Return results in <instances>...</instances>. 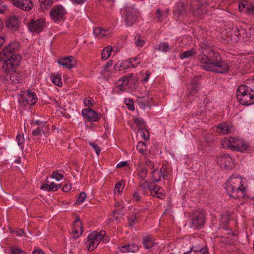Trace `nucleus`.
Listing matches in <instances>:
<instances>
[{
    "instance_id": "1",
    "label": "nucleus",
    "mask_w": 254,
    "mask_h": 254,
    "mask_svg": "<svg viewBox=\"0 0 254 254\" xmlns=\"http://www.w3.org/2000/svg\"><path fill=\"white\" fill-rule=\"evenodd\" d=\"M19 48L18 42H11L0 53V58L4 61L2 66V69L9 74L10 79L15 83L21 82L22 80L21 73L16 70L21 60V56L15 53Z\"/></svg>"
},
{
    "instance_id": "2",
    "label": "nucleus",
    "mask_w": 254,
    "mask_h": 254,
    "mask_svg": "<svg viewBox=\"0 0 254 254\" xmlns=\"http://www.w3.org/2000/svg\"><path fill=\"white\" fill-rule=\"evenodd\" d=\"M242 179L240 176L231 177L226 183V189L230 197L235 199L244 197L246 188L242 184Z\"/></svg>"
},
{
    "instance_id": "3",
    "label": "nucleus",
    "mask_w": 254,
    "mask_h": 254,
    "mask_svg": "<svg viewBox=\"0 0 254 254\" xmlns=\"http://www.w3.org/2000/svg\"><path fill=\"white\" fill-rule=\"evenodd\" d=\"M221 58L219 53L214 48L203 49L201 54L198 56V59L201 64V66L207 70L208 67L212 66Z\"/></svg>"
},
{
    "instance_id": "4",
    "label": "nucleus",
    "mask_w": 254,
    "mask_h": 254,
    "mask_svg": "<svg viewBox=\"0 0 254 254\" xmlns=\"http://www.w3.org/2000/svg\"><path fill=\"white\" fill-rule=\"evenodd\" d=\"M124 20L127 26L134 24L138 18V10L134 6H126L124 8Z\"/></svg>"
},
{
    "instance_id": "5",
    "label": "nucleus",
    "mask_w": 254,
    "mask_h": 254,
    "mask_svg": "<svg viewBox=\"0 0 254 254\" xmlns=\"http://www.w3.org/2000/svg\"><path fill=\"white\" fill-rule=\"evenodd\" d=\"M227 144L230 148L241 152L246 150L248 147L247 144L243 140L235 137H230L227 141Z\"/></svg>"
},
{
    "instance_id": "6",
    "label": "nucleus",
    "mask_w": 254,
    "mask_h": 254,
    "mask_svg": "<svg viewBox=\"0 0 254 254\" xmlns=\"http://www.w3.org/2000/svg\"><path fill=\"white\" fill-rule=\"evenodd\" d=\"M192 227L201 228L205 223V216L203 212L198 211L193 212L191 216Z\"/></svg>"
},
{
    "instance_id": "7",
    "label": "nucleus",
    "mask_w": 254,
    "mask_h": 254,
    "mask_svg": "<svg viewBox=\"0 0 254 254\" xmlns=\"http://www.w3.org/2000/svg\"><path fill=\"white\" fill-rule=\"evenodd\" d=\"M230 69V66L227 62L222 60L220 58L218 62L215 63L212 66L208 67L206 70L211 71L220 73H225Z\"/></svg>"
},
{
    "instance_id": "8",
    "label": "nucleus",
    "mask_w": 254,
    "mask_h": 254,
    "mask_svg": "<svg viewBox=\"0 0 254 254\" xmlns=\"http://www.w3.org/2000/svg\"><path fill=\"white\" fill-rule=\"evenodd\" d=\"M19 101L25 106H33L37 102V97L34 92L27 90L22 94Z\"/></svg>"
},
{
    "instance_id": "9",
    "label": "nucleus",
    "mask_w": 254,
    "mask_h": 254,
    "mask_svg": "<svg viewBox=\"0 0 254 254\" xmlns=\"http://www.w3.org/2000/svg\"><path fill=\"white\" fill-rule=\"evenodd\" d=\"M217 163L221 168L227 170H232L234 167L233 159L228 154H222L218 156Z\"/></svg>"
},
{
    "instance_id": "10",
    "label": "nucleus",
    "mask_w": 254,
    "mask_h": 254,
    "mask_svg": "<svg viewBox=\"0 0 254 254\" xmlns=\"http://www.w3.org/2000/svg\"><path fill=\"white\" fill-rule=\"evenodd\" d=\"M66 13L64 7L62 5L54 6L50 11V16L52 20L55 22H59L64 19Z\"/></svg>"
},
{
    "instance_id": "11",
    "label": "nucleus",
    "mask_w": 254,
    "mask_h": 254,
    "mask_svg": "<svg viewBox=\"0 0 254 254\" xmlns=\"http://www.w3.org/2000/svg\"><path fill=\"white\" fill-rule=\"evenodd\" d=\"M135 79L132 73L123 77L119 80L118 87L120 90L123 91L127 88V87L131 88L132 85L134 84Z\"/></svg>"
},
{
    "instance_id": "12",
    "label": "nucleus",
    "mask_w": 254,
    "mask_h": 254,
    "mask_svg": "<svg viewBox=\"0 0 254 254\" xmlns=\"http://www.w3.org/2000/svg\"><path fill=\"white\" fill-rule=\"evenodd\" d=\"M20 19L15 15H11L5 20V27L13 32L19 29Z\"/></svg>"
},
{
    "instance_id": "13",
    "label": "nucleus",
    "mask_w": 254,
    "mask_h": 254,
    "mask_svg": "<svg viewBox=\"0 0 254 254\" xmlns=\"http://www.w3.org/2000/svg\"><path fill=\"white\" fill-rule=\"evenodd\" d=\"M44 22V19L42 18L37 19L36 20L32 19L28 24V27L31 32L39 33L43 29Z\"/></svg>"
},
{
    "instance_id": "14",
    "label": "nucleus",
    "mask_w": 254,
    "mask_h": 254,
    "mask_svg": "<svg viewBox=\"0 0 254 254\" xmlns=\"http://www.w3.org/2000/svg\"><path fill=\"white\" fill-rule=\"evenodd\" d=\"M252 31H254V30H252V28H249L246 30L245 29L236 28L234 29L233 32L236 37H237V39L246 41L249 38H251V32Z\"/></svg>"
},
{
    "instance_id": "15",
    "label": "nucleus",
    "mask_w": 254,
    "mask_h": 254,
    "mask_svg": "<svg viewBox=\"0 0 254 254\" xmlns=\"http://www.w3.org/2000/svg\"><path fill=\"white\" fill-rule=\"evenodd\" d=\"M13 4L23 10L28 11L33 7L31 0H12Z\"/></svg>"
},
{
    "instance_id": "16",
    "label": "nucleus",
    "mask_w": 254,
    "mask_h": 254,
    "mask_svg": "<svg viewBox=\"0 0 254 254\" xmlns=\"http://www.w3.org/2000/svg\"><path fill=\"white\" fill-rule=\"evenodd\" d=\"M82 114L83 116L86 117L87 120L90 122H97L100 119L97 113L90 108L83 109L82 110Z\"/></svg>"
},
{
    "instance_id": "17",
    "label": "nucleus",
    "mask_w": 254,
    "mask_h": 254,
    "mask_svg": "<svg viewBox=\"0 0 254 254\" xmlns=\"http://www.w3.org/2000/svg\"><path fill=\"white\" fill-rule=\"evenodd\" d=\"M239 102L244 105H250L254 104V93L249 91L241 98L239 97Z\"/></svg>"
},
{
    "instance_id": "18",
    "label": "nucleus",
    "mask_w": 254,
    "mask_h": 254,
    "mask_svg": "<svg viewBox=\"0 0 254 254\" xmlns=\"http://www.w3.org/2000/svg\"><path fill=\"white\" fill-rule=\"evenodd\" d=\"M74 58L73 56H69L60 59L58 60V63L64 67L70 69L74 66Z\"/></svg>"
},
{
    "instance_id": "19",
    "label": "nucleus",
    "mask_w": 254,
    "mask_h": 254,
    "mask_svg": "<svg viewBox=\"0 0 254 254\" xmlns=\"http://www.w3.org/2000/svg\"><path fill=\"white\" fill-rule=\"evenodd\" d=\"M151 195L153 197H156L160 199H164L166 196V194L163 189L158 185L154 186L151 190Z\"/></svg>"
},
{
    "instance_id": "20",
    "label": "nucleus",
    "mask_w": 254,
    "mask_h": 254,
    "mask_svg": "<svg viewBox=\"0 0 254 254\" xmlns=\"http://www.w3.org/2000/svg\"><path fill=\"white\" fill-rule=\"evenodd\" d=\"M105 231H101L97 233L96 232L90 234L88 236V240H93L95 242L99 244L100 241L103 239L105 235Z\"/></svg>"
},
{
    "instance_id": "21",
    "label": "nucleus",
    "mask_w": 254,
    "mask_h": 254,
    "mask_svg": "<svg viewBox=\"0 0 254 254\" xmlns=\"http://www.w3.org/2000/svg\"><path fill=\"white\" fill-rule=\"evenodd\" d=\"M95 36L98 39L102 38L109 34V30L101 27H96L93 30Z\"/></svg>"
},
{
    "instance_id": "22",
    "label": "nucleus",
    "mask_w": 254,
    "mask_h": 254,
    "mask_svg": "<svg viewBox=\"0 0 254 254\" xmlns=\"http://www.w3.org/2000/svg\"><path fill=\"white\" fill-rule=\"evenodd\" d=\"M153 187L152 184L147 181H144L137 188L138 191H142L143 194H145L146 191L149 190L150 192L152 190Z\"/></svg>"
},
{
    "instance_id": "23",
    "label": "nucleus",
    "mask_w": 254,
    "mask_h": 254,
    "mask_svg": "<svg viewBox=\"0 0 254 254\" xmlns=\"http://www.w3.org/2000/svg\"><path fill=\"white\" fill-rule=\"evenodd\" d=\"M250 90V88L249 85H241L239 86L237 90V99H239V97L241 98V97L247 93H248Z\"/></svg>"
},
{
    "instance_id": "24",
    "label": "nucleus",
    "mask_w": 254,
    "mask_h": 254,
    "mask_svg": "<svg viewBox=\"0 0 254 254\" xmlns=\"http://www.w3.org/2000/svg\"><path fill=\"white\" fill-rule=\"evenodd\" d=\"M140 55H138L136 57L133 58H130L128 59L127 62L128 63V65L126 64V66L127 67H136L138 64H139L140 63Z\"/></svg>"
},
{
    "instance_id": "25",
    "label": "nucleus",
    "mask_w": 254,
    "mask_h": 254,
    "mask_svg": "<svg viewBox=\"0 0 254 254\" xmlns=\"http://www.w3.org/2000/svg\"><path fill=\"white\" fill-rule=\"evenodd\" d=\"M168 10L165 9L161 11L160 9H157L156 12L155 18L158 21H161L164 18L167 17Z\"/></svg>"
},
{
    "instance_id": "26",
    "label": "nucleus",
    "mask_w": 254,
    "mask_h": 254,
    "mask_svg": "<svg viewBox=\"0 0 254 254\" xmlns=\"http://www.w3.org/2000/svg\"><path fill=\"white\" fill-rule=\"evenodd\" d=\"M143 245L145 249H148L154 246V243L150 236L143 237Z\"/></svg>"
},
{
    "instance_id": "27",
    "label": "nucleus",
    "mask_w": 254,
    "mask_h": 254,
    "mask_svg": "<svg viewBox=\"0 0 254 254\" xmlns=\"http://www.w3.org/2000/svg\"><path fill=\"white\" fill-rule=\"evenodd\" d=\"M40 5L42 10L51 8L53 3V0H39Z\"/></svg>"
},
{
    "instance_id": "28",
    "label": "nucleus",
    "mask_w": 254,
    "mask_h": 254,
    "mask_svg": "<svg viewBox=\"0 0 254 254\" xmlns=\"http://www.w3.org/2000/svg\"><path fill=\"white\" fill-rule=\"evenodd\" d=\"M149 98L148 96H139L137 99V102L142 108H144L149 103Z\"/></svg>"
},
{
    "instance_id": "29",
    "label": "nucleus",
    "mask_w": 254,
    "mask_h": 254,
    "mask_svg": "<svg viewBox=\"0 0 254 254\" xmlns=\"http://www.w3.org/2000/svg\"><path fill=\"white\" fill-rule=\"evenodd\" d=\"M199 83L197 78H194L191 80V87L189 93L190 95H193L197 93L198 91Z\"/></svg>"
},
{
    "instance_id": "30",
    "label": "nucleus",
    "mask_w": 254,
    "mask_h": 254,
    "mask_svg": "<svg viewBox=\"0 0 254 254\" xmlns=\"http://www.w3.org/2000/svg\"><path fill=\"white\" fill-rule=\"evenodd\" d=\"M46 126L43 125L38 127L36 129L32 131V134L33 136H42V133L44 134V130L47 129Z\"/></svg>"
},
{
    "instance_id": "31",
    "label": "nucleus",
    "mask_w": 254,
    "mask_h": 254,
    "mask_svg": "<svg viewBox=\"0 0 254 254\" xmlns=\"http://www.w3.org/2000/svg\"><path fill=\"white\" fill-rule=\"evenodd\" d=\"M112 48L111 46H107L102 52L101 57L103 60H107L112 53Z\"/></svg>"
},
{
    "instance_id": "32",
    "label": "nucleus",
    "mask_w": 254,
    "mask_h": 254,
    "mask_svg": "<svg viewBox=\"0 0 254 254\" xmlns=\"http://www.w3.org/2000/svg\"><path fill=\"white\" fill-rule=\"evenodd\" d=\"M51 80H52L53 83L57 85L59 87H61L63 85V83L62 81V79L61 76L59 74H54L51 75Z\"/></svg>"
},
{
    "instance_id": "33",
    "label": "nucleus",
    "mask_w": 254,
    "mask_h": 254,
    "mask_svg": "<svg viewBox=\"0 0 254 254\" xmlns=\"http://www.w3.org/2000/svg\"><path fill=\"white\" fill-rule=\"evenodd\" d=\"M138 151L142 155L146 154V146L145 143L143 141H139L136 146Z\"/></svg>"
},
{
    "instance_id": "34",
    "label": "nucleus",
    "mask_w": 254,
    "mask_h": 254,
    "mask_svg": "<svg viewBox=\"0 0 254 254\" xmlns=\"http://www.w3.org/2000/svg\"><path fill=\"white\" fill-rule=\"evenodd\" d=\"M186 7L187 5L184 2L180 1L178 2L176 9V13H177L178 15L183 14L185 11Z\"/></svg>"
},
{
    "instance_id": "35",
    "label": "nucleus",
    "mask_w": 254,
    "mask_h": 254,
    "mask_svg": "<svg viewBox=\"0 0 254 254\" xmlns=\"http://www.w3.org/2000/svg\"><path fill=\"white\" fill-rule=\"evenodd\" d=\"M151 177L154 182H159L162 178L159 171L156 169L151 171Z\"/></svg>"
},
{
    "instance_id": "36",
    "label": "nucleus",
    "mask_w": 254,
    "mask_h": 254,
    "mask_svg": "<svg viewBox=\"0 0 254 254\" xmlns=\"http://www.w3.org/2000/svg\"><path fill=\"white\" fill-rule=\"evenodd\" d=\"M195 54H196V51L194 49H190L188 51L184 52L182 54H181L180 58L181 59H184L186 58H188L191 56H193Z\"/></svg>"
},
{
    "instance_id": "37",
    "label": "nucleus",
    "mask_w": 254,
    "mask_h": 254,
    "mask_svg": "<svg viewBox=\"0 0 254 254\" xmlns=\"http://www.w3.org/2000/svg\"><path fill=\"white\" fill-rule=\"evenodd\" d=\"M162 178L167 180L168 178L169 169L166 165H162L159 171Z\"/></svg>"
},
{
    "instance_id": "38",
    "label": "nucleus",
    "mask_w": 254,
    "mask_h": 254,
    "mask_svg": "<svg viewBox=\"0 0 254 254\" xmlns=\"http://www.w3.org/2000/svg\"><path fill=\"white\" fill-rule=\"evenodd\" d=\"M133 122L136 125L138 130L145 128V123L142 119L136 118L133 119Z\"/></svg>"
},
{
    "instance_id": "39",
    "label": "nucleus",
    "mask_w": 254,
    "mask_h": 254,
    "mask_svg": "<svg viewBox=\"0 0 254 254\" xmlns=\"http://www.w3.org/2000/svg\"><path fill=\"white\" fill-rule=\"evenodd\" d=\"M11 254H27L25 251H23L17 246H13L10 248Z\"/></svg>"
},
{
    "instance_id": "40",
    "label": "nucleus",
    "mask_w": 254,
    "mask_h": 254,
    "mask_svg": "<svg viewBox=\"0 0 254 254\" xmlns=\"http://www.w3.org/2000/svg\"><path fill=\"white\" fill-rule=\"evenodd\" d=\"M76 227L80 232V235L83 232V225L80 220L79 217H76L74 221L73 227Z\"/></svg>"
},
{
    "instance_id": "41",
    "label": "nucleus",
    "mask_w": 254,
    "mask_h": 254,
    "mask_svg": "<svg viewBox=\"0 0 254 254\" xmlns=\"http://www.w3.org/2000/svg\"><path fill=\"white\" fill-rule=\"evenodd\" d=\"M138 175L142 179H145L147 176L148 171L144 167L141 166L138 169Z\"/></svg>"
},
{
    "instance_id": "42",
    "label": "nucleus",
    "mask_w": 254,
    "mask_h": 254,
    "mask_svg": "<svg viewBox=\"0 0 254 254\" xmlns=\"http://www.w3.org/2000/svg\"><path fill=\"white\" fill-rule=\"evenodd\" d=\"M158 50L163 52H167L169 51L170 49L168 43L163 42L158 45Z\"/></svg>"
},
{
    "instance_id": "43",
    "label": "nucleus",
    "mask_w": 254,
    "mask_h": 254,
    "mask_svg": "<svg viewBox=\"0 0 254 254\" xmlns=\"http://www.w3.org/2000/svg\"><path fill=\"white\" fill-rule=\"evenodd\" d=\"M246 83L249 86L250 90L254 93V77H251L246 80Z\"/></svg>"
},
{
    "instance_id": "44",
    "label": "nucleus",
    "mask_w": 254,
    "mask_h": 254,
    "mask_svg": "<svg viewBox=\"0 0 254 254\" xmlns=\"http://www.w3.org/2000/svg\"><path fill=\"white\" fill-rule=\"evenodd\" d=\"M199 5L195 10V13L200 16L206 12L205 9H203V8H205V4H199Z\"/></svg>"
},
{
    "instance_id": "45",
    "label": "nucleus",
    "mask_w": 254,
    "mask_h": 254,
    "mask_svg": "<svg viewBox=\"0 0 254 254\" xmlns=\"http://www.w3.org/2000/svg\"><path fill=\"white\" fill-rule=\"evenodd\" d=\"M218 128L222 134H225L229 133V127L226 124H221L218 127Z\"/></svg>"
},
{
    "instance_id": "46",
    "label": "nucleus",
    "mask_w": 254,
    "mask_h": 254,
    "mask_svg": "<svg viewBox=\"0 0 254 254\" xmlns=\"http://www.w3.org/2000/svg\"><path fill=\"white\" fill-rule=\"evenodd\" d=\"M184 254H209L208 249L207 247L202 248L199 251L195 252L190 251V252L185 253Z\"/></svg>"
},
{
    "instance_id": "47",
    "label": "nucleus",
    "mask_w": 254,
    "mask_h": 254,
    "mask_svg": "<svg viewBox=\"0 0 254 254\" xmlns=\"http://www.w3.org/2000/svg\"><path fill=\"white\" fill-rule=\"evenodd\" d=\"M137 133L139 134L141 136V137L145 140L149 138V132L145 128L142 129L138 130Z\"/></svg>"
},
{
    "instance_id": "48",
    "label": "nucleus",
    "mask_w": 254,
    "mask_h": 254,
    "mask_svg": "<svg viewBox=\"0 0 254 254\" xmlns=\"http://www.w3.org/2000/svg\"><path fill=\"white\" fill-rule=\"evenodd\" d=\"M124 186H122V182H118L115 185L114 189V193L118 194H120L123 191Z\"/></svg>"
},
{
    "instance_id": "49",
    "label": "nucleus",
    "mask_w": 254,
    "mask_h": 254,
    "mask_svg": "<svg viewBox=\"0 0 254 254\" xmlns=\"http://www.w3.org/2000/svg\"><path fill=\"white\" fill-rule=\"evenodd\" d=\"M124 103L127 106V108L128 110L133 111L134 110V104L132 99H126L124 101Z\"/></svg>"
},
{
    "instance_id": "50",
    "label": "nucleus",
    "mask_w": 254,
    "mask_h": 254,
    "mask_svg": "<svg viewBox=\"0 0 254 254\" xmlns=\"http://www.w3.org/2000/svg\"><path fill=\"white\" fill-rule=\"evenodd\" d=\"M89 242L88 244V251H93L99 245L97 243L95 242L93 240H88Z\"/></svg>"
},
{
    "instance_id": "51",
    "label": "nucleus",
    "mask_w": 254,
    "mask_h": 254,
    "mask_svg": "<svg viewBox=\"0 0 254 254\" xmlns=\"http://www.w3.org/2000/svg\"><path fill=\"white\" fill-rule=\"evenodd\" d=\"M145 43V41L141 39L140 36L138 35L135 37V44L137 47H142Z\"/></svg>"
},
{
    "instance_id": "52",
    "label": "nucleus",
    "mask_w": 254,
    "mask_h": 254,
    "mask_svg": "<svg viewBox=\"0 0 254 254\" xmlns=\"http://www.w3.org/2000/svg\"><path fill=\"white\" fill-rule=\"evenodd\" d=\"M127 250L128 252L135 253L138 251L139 247L137 245L132 244L127 245Z\"/></svg>"
},
{
    "instance_id": "53",
    "label": "nucleus",
    "mask_w": 254,
    "mask_h": 254,
    "mask_svg": "<svg viewBox=\"0 0 254 254\" xmlns=\"http://www.w3.org/2000/svg\"><path fill=\"white\" fill-rule=\"evenodd\" d=\"M52 178L55 179L57 181H59L64 178V175L62 174L55 171L53 172Z\"/></svg>"
},
{
    "instance_id": "54",
    "label": "nucleus",
    "mask_w": 254,
    "mask_h": 254,
    "mask_svg": "<svg viewBox=\"0 0 254 254\" xmlns=\"http://www.w3.org/2000/svg\"><path fill=\"white\" fill-rule=\"evenodd\" d=\"M86 197V195L84 192H81L79 196L77 198L76 203L77 204H81Z\"/></svg>"
},
{
    "instance_id": "55",
    "label": "nucleus",
    "mask_w": 254,
    "mask_h": 254,
    "mask_svg": "<svg viewBox=\"0 0 254 254\" xmlns=\"http://www.w3.org/2000/svg\"><path fill=\"white\" fill-rule=\"evenodd\" d=\"M89 144L94 149L97 155H99L101 152V149L98 145L93 142H89Z\"/></svg>"
},
{
    "instance_id": "56",
    "label": "nucleus",
    "mask_w": 254,
    "mask_h": 254,
    "mask_svg": "<svg viewBox=\"0 0 254 254\" xmlns=\"http://www.w3.org/2000/svg\"><path fill=\"white\" fill-rule=\"evenodd\" d=\"M50 190L49 191H55L60 188L62 186L60 184L55 185L54 183H52L50 184Z\"/></svg>"
},
{
    "instance_id": "57",
    "label": "nucleus",
    "mask_w": 254,
    "mask_h": 254,
    "mask_svg": "<svg viewBox=\"0 0 254 254\" xmlns=\"http://www.w3.org/2000/svg\"><path fill=\"white\" fill-rule=\"evenodd\" d=\"M145 165L150 169H152L154 167V163L150 159L146 158L145 160Z\"/></svg>"
},
{
    "instance_id": "58",
    "label": "nucleus",
    "mask_w": 254,
    "mask_h": 254,
    "mask_svg": "<svg viewBox=\"0 0 254 254\" xmlns=\"http://www.w3.org/2000/svg\"><path fill=\"white\" fill-rule=\"evenodd\" d=\"M84 104L85 107H92L93 103L92 102V99L90 97L86 98L84 100Z\"/></svg>"
},
{
    "instance_id": "59",
    "label": "nucleus",
    "mask_w": 254,
    "mask_h": 254,
    "mask_svg": "<svg viewBox=\"0 0 254 254\" xmlns=\"http://www.w3.org/2000/svg\"><path fill=\"white\" fill-rule=\"evenodd\" d=\"M203 46L202 47V50L203 49H207V48L213 49V45L209 42L206 40H204L203 43Z\"/></svg>"
},
{
    "instance_id": "60",
    "label": "nucleus",
    "mask_w": 254,
    "mask_h": 254,
    "mask_svg": "<svg viewBox=\"0 0 254 254\" xmlns=\"http://www.w3.org/2000/svg\"><path fill=\"white\" fill-rule=\"evenodd\" d=\"M16 140L19 145L22 144L24 142L23 134H18L16 136Z\"/></svg>"
},
{
    "instance_id": "61",
    "label": "nucleus",
    "mask_w": 254,
    "mask_h": 254,
    "mask_svg": "<svg viewBox=\"0 0 254 254\" xmlns=\"http://www.w3.org/2000/svg\"><path fill=\"white\" fill-rule=\"evenodd\" d=\"M136 217L134 215H132L129 217H128V226L130 227H132L134 224L135 223V221L136 220Z\"/></svg>"
},
{
    "instance_id": "62",
    "label": "nucleus",
    "mask_w": 254,
    "mask_h": 254,
    "mask_svg": "<svg viewBox=\"0 0 254 254\" xmlns=\"http://www.w3.org/2000/svg\"><path fill=\"white\" fill-rule=\"evenodd\" d=\"M71 189V185L70 184H65L64 185L63 187V190L64 192H67L70 191Z\"/></svg>"
},
{
    "instance_id": "63",
    "label": "nucleus",
    "mask_w": 254,
    "mask_h": 254,
    "mask_svg": "<svg viewBox=\"0 0 254 254\" xmlns=\"http://www.w3.org/2000/svg\"><path fill=\"white\" fill-rule=\"evenodd\" d=\"M138 189H137L136 191H134L133 193V198L136 201H138L140 200L139 193L138 192Z\"/></svg>"
},
{
    "instance_id": "64",
    "label": "nucleus",
    "mask_w": 254,
    "mask_h": 254,
    "mask_svg": "<svg viewBox=\"0 0 254 254\" xmlns=\"http://www.w3.org/2000/svg\"><path fill=\"white\" fill-rule=\"evenodd\" d=\"M118 250L123 253H129L128 250H127V245H126L125 246L122 247H119Z\"/></svg>"
}]
</instances>
